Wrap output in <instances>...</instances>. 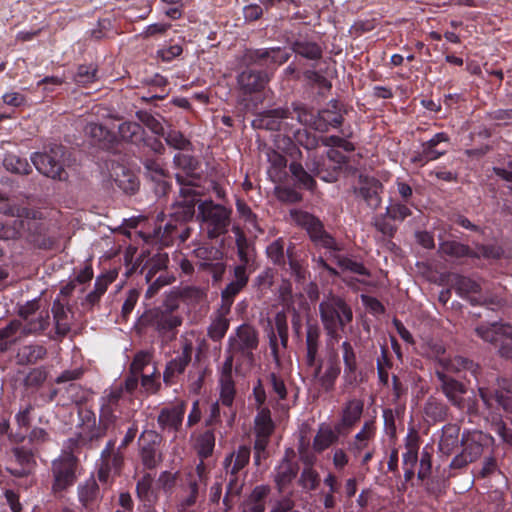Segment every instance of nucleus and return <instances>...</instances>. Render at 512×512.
Instances as JSON below:
<instances>
[{
  "mask_svg": "<svg viewBox=\"0 0 512 512\" xmlns=\"http://www.w3.org/2000/svg\"><path fill=\"white\" fill-rule=\"evenodd\" d=\"M440 367L436 368L435 375L440 382V387L449 402L459 408L465 407L464 394L467 391L466 386L454 379L449 373L469 371L478 379L480 367L472 360L455 356L453 359H440ZM478 382V395L485 408L492 415L501 416V412L512 411V398L496 387L485 386L480 380Z\"/></svg>",
  "mask_w": 512,
  "mask_h": 512,
  "instance_id": "f257e3e1",
  "label": "nucleus"
},
{
  "mask_svg": "<svg viewBox=\"0 0 512 512\" xmlns=\"http://www.w3.org/2000/svg\"><path fill=\"white\" fill-rule=\"evenodd\" d=\"M200 178H186L182 174H176V181L181 186L180 195L183 202L175 207L170 219L157 229L156 234L163 246H170L178 241L179 245L184 243L191 235V227L188 222L195 214L197 197L200 195L193 187L197 186L196 181Z\"/></svg>",
  "mask_w": 512,
  "mask_h": 512,
  "instance_id": "f03ea898",
  "label": "nucleus"
},
{
  "mask_svg": "<svg viewBox=\"0 0 512 512\" xmlns=\"http://www.w3.org/2000/svg\"><path fill=\"white\" fill-rule=\"evenodd\" d=\"M38 211L24 209L20 219L14 221L12 231L0 223V239L17 238L27 232L30 241L39 249L50 250L56 244V238L49 235L47 225L37 217Z\"/></svg>",
  "mask_w": 512,
  "mask_h": 512,
  "instance_id": "7ed1b4c3",
  "label": "nucleus"
},
{
  "mask_svg": "<svg viewBox=\"0 0 512 512\" xmlns=\"http://www.w3.org/2000/svg\"><path fill=\"white\" fill-rule=\"evenodd\" d=\"M182 318L177 315L173 307L153 308L146 310L137 321L139 332L155 331L163 341H172L176 338L177 328L181 326Z\"/></svg>",
  "mask_w": 512,
  "mask_h": 512,
  "instance_id": "20e7f679",
  "label": "nucleus"
},
{
  "mask_svg": "<svg viewBox=\"0 0 512 512\" xmlns=\"http://www.w3.org/2000/svg\"><path fill=\"white\" fill-rule=\"evenodd\" d=\"M266 254L273 265L289 272L295 281L303 282L306 279L307 268L297 255L293 243L290 242L286 247L285 240L282 237L277 238L267 246Z\"/></svg>",
  "mask_w": 512,
  "mask_h": 512,
  "instance_id": "39448f33",
  "label": "nucleus"
},
{
  "mask_svg": "<svg viewBox=\"0 0 512 512\" xmlns=\"http://www.w3.org/2000/svg\"><path fill=\"white\" fill-rule=\"evenodd\" d=\"M290 217L296 226L306 231L315 248L330 251L340 250L335 237L326 231L324 223L319 217L301 209L290 210Z\"/></svg>",
  "mask_w": 512,
  "mask_h": 512,
  "instance_id": "423d86ee",
  "label": "nucleus"
},
{
  "mask_svg": "<svg viewBox=\"0 0 512 512\" xmlns=\"http://www.w3.org/2000/svg\"><path fill=\"white\" fill-rule=\"evenodd\" d=\"M332 109H322L317 114L313 109L301 102H293L291 107L297 120L319 132H327L330 128H338L342 125L343 115L337 110V101H331Z\"/></svg>",
  "mask_w": 512,
  "mask_h": 512,
  "instance_id": "0eeeda50",
  "label": "nucleus"
},
{
  "mask_svg": "<svg viewBox=\"0 0 512 512\" xmlns=\"http://www.w3.org/2000/svg\"><path fill=\"white\" fill-rule=\"evenodd\" d=\"M65 147L61 144H52L47 151L34 152L31 161L39 173L54 180L66 181L68 172L63 166Z\"/></svg>",
  "mask_w": 512,
  "mask_h": 512,
  "instance_id": "6e6552de",
  "label": "nucleus"
},
{
  "mask_svg": "<svg viewBox=\"0 0 512 512\" xmlns=\"http://www.w3.org/2000/svg\"><path fill=\"white\" fill-rule=\"evenodd\" d=\"M259 343L257 330L249 324H241L228 338L227 353L238 355L241 361L252 364L254 350Z\"/></svg>",
  "mask_w": 512,
  "mask_h": 512,
  "instance_id": "1a4fd4ad",
  "label": "nucleus"
},
{
  "mask_svg": "<svg viewBox=\"0 0 512 512\" xmlns=\"http://www.w3.org/2000/svg\"><path fill=\"white\" fill-rule=\"evenodd\" d=\"M322 325L346 327L353 320V311L344 298L330 293L319 304Z\"/></svg>",
  "mask_w": 512,
  "mask_h": 512,
  "instance_id": "9d476101",
  "label": "nucleus"
},
{
  "mask_svg": "<svg viewBox=\"0 0 512 512\" xmlns=\"http://www.w3.org/2000/svg\"><path fill=\"white\" fill-rule=\"evenodd\" d=\"M199 210L208 238H217L228 231L231 210L211 201L200 204Z\"/></svg>",
  "mask_w": 512,
  "mask_h": 512,
  "instance_id": "9b49d317",
  "label": "nucleus"
},
{
  "mask_svg": "<svg viewBox=\"0 0 512 512\" xmlns=\"http://www.w3.org/2000/svg\"><path fill=\"white\" fill-rule=\"evenodd\" d=\"M291 54L285 48H247L241 57V64L246 68L251 66L275 68L286 63Z\"/></svg>",
  "mask_w": 512,
  "mask_h": 512,
  "instance_id": "f8f14e48",
  "label": "nucleus"
},
{
  "mask_svg": "<svg viewBox=\"0 0 512 512\" xmlns=\"http://www.w3.org/2000/svg\"><path fill=\"white\" fill-rule=\"evenodd\" d=\"M312 379L319 392L330 394L335 390L337 380L341 374V364L336 353L330 354L326 360L319 358L316 365H312Z\"/></svg>",
  "mask_w": 512,
  "mask_h": 512,
  "instance_id": "ddd939ff",
  "label": "nucleus"
},
{
  "mask_svg": "<svg viewBox=\"0 0 512 512\" xmlns=\"http://www.w3.org/2000/svg\"><path fill=\"white\" fill-rule=\"evenodd\" d=\"M78 459L72 452H64L52 462L54 493L65 491L76 482Z\"/></svg>",
  "mask_w": 512,
  "mask_h": 512,
  "instance_id": "4468645a",
  "label": "nucleus"
},
{
  "mask_svg": "<svg viewBox=\"0 0 512 512\" xmlns=\"http://www.w3.org/2000/svg\"><path fill=\"white\" fill-rule=\"evenodd\" d=\"M198 270L210 273L215 282L220 281L226 270L223 261L224 253L218 247L211 244H203L193 250Z\"/></svg>",
  "mask_w": 512,
  "mask_h": 512,
  "instance_id": "2eb2a0df",
  "label": "nucleus"
},
{
  "mask_svg": "<svg viewBox=\"0 0 512 512\" xmlns=\"http://www.w3.org/2000/svg\"><path fill=\"white\" fill-rule=\"evenodd\" d=\"M253 396L257 409V415L254 419V441L270 442L271 436L275 431V423L269 407L265 406L266 394L260 384L257 387H253Z\"/></svg>",
  "mask_w": 512,
  "mask_h": 512,
  "instance_id": "dca6fc26",
  "label": "nucleus"
},
{
  "mask_svg": "<svg viewBox=\"0 0 512 512\" xmlns=\"http://www.w3.org/2000/svg\"><path fill=\"white\" fill-rule=\"evenodd\" d=\"M187 402L177 399L160 409L157 416L158 428L163 433H172L174 437L182 429Z\"/></svg>",
  "mask_w": 512,
  "mask_h": 512,
  "instance_id": "f3484780",
  "label": "nucleus"
},
{
  "mask_svg": "<svg viewBox=\"0 0 512 512\" xmlns=\"http://www.w3.org/2000/svg\"><path fill=\"white\" fill-rule=\"evenodd\" d=\"M465 454L471 458L469 460H478L484 453L493 452L495 439L489 433L481 430H465L460 440Z\"/></svg>",
  "mask_w": 512,
  "mask_h": 512,
  "instance_id": "a211bd4d",
  "label": "nucleus"
},
{
  "mask_svg": "<svg viewBox=\"0 0 512 512\" xmlns=\"http://www.w3.org/2000/svg\"><path fill=\"white\" fill-rule=\"evenodd\" d=\"M261 385L273 409H284L283 402L287 400L289 392L284 377L277 372L268 373L264 379H258L254 387Z\"/></svg>",
  "mask_w": 512,
  "mask_h": 512,
  "instance_id": "6ab92c4d",
  "label": "nucleus"
},
{
  "mask_svg": "<svg viewBox=\"0 0 512 512\" xmlns=\"http://www.w3.org/2000/svg\"><path fill=\"white\" fill-rule=\"evenodd\" d=\"M340 349L344 365L341 387L345 392L358 386L361 382L359 379L361 371L359 370L357 354L352 343L349 340H345L341 343Z\"/></svg>",
  "mask_w": 512,
  "mask_h": 512,
  "instance_id": "aec40b11",
  "label": "nucleus"
},
{
  "mask_svg": "<svg viewBox=\"0 0 512 512\" xmlns=\"http://www.w3.org/2000/svg\"><path fill=\"white\" fill-rule=\"evenodd\" d=\"M235 243L239 264L234 267H241L244 272L252 274L258 267L256 258L257 252L253 241L249 240L240 227H233Z\"/></svg>",
  "mask_w": 512,
  "mask_h": 512,
  "instance_id": "412c9836",
  "label": "nucleus"
},
{
  "mask_svg": "<svg viewBox=\"0 0 512 512\" xmlns=\"http://www.w3.org/2000/svg\"><path fill=\"white\" fill-rule=\"evenodd\" d=\"M449 284L461 298L468 300L472 306L484 304L481 296L482 288L476 280L458 273H452L449 275Z\"/></svg>",
  "mask_w": 512,
  "mask_h": 512,
  "instance_id": "4be33fe9",
  "label": "nucleus"
},
{
  "mask_svg": "<svg viewBox=\"0 0 512 512\" xmlns=\"http://www.w3.org/2000/svg\"><path fill=\"white\" fill-rule=\"evenodd\" d=\"M124 467L123 452L115 454L100 455L97 461V477L99 482L106 488L110 487L115 478L120 476Z\"/></svg>",
  "mask_w": 512,
  "mask_h": 512,
  "instance_id": "5701e85b",
  "label": "nucleus"
},
{
  "mask_svg": "<svg viewBox=\"0 0 512 512\" xmlns=\"http://www.w3.org/2000/svg\"><path fill=\"white\" fill-rule=\"evenodd\" d=\"M382 192L383 184L378 179L362 174L359 176V186L354 188L355 196L362 199L372 210L380 208Z\"/></svg>",
  "mask_w": 512,
  "mask_h": 512,
  "instance_id": "b1692460",
  "label": "nucleus"
},
{
  "mask_svg": "<svg viewBox=\"0 0 512 512\" xmlns=\"http://www.w3.org/2000/svg\"><path fill=\"white\" fill-rule=\"evenodd\" d=\"M322 330L316 320H308L305 325V356L304 361L307 367L316 365L320 357L319 352L322 346Z\"/></svg>",
  "mask_w": 512,
  "mask_h": 512,
  "instance_id": "393cba45",
  "label": "nucleus"
},
{
  "mask_svg": "<svg viewBox=\"0 0 512 512\" xmlns=\"http://www.w3.org/2000/svg\"><path fill=\"white\" fill-rule=\"evenodd\" d=\"M364 410V402L361 399L352 398L344 404L340 420L335 424V430L342 436L348 435L360 421Z\"/></svg>",
  "mask_w": 512,
  "mask_h": 512,
  "instance_id": "a878e982",
  "label": "nucleus"
},
{
  "mask_svg": "<svg viewBox=\"0 0 512 512\" xmlns=\"http://www.w3.org/2000/svg\"><path fill=\"white\" fill-rule=\"evenodd\" d=\"M40 308L39 301H28L25 305L19 308V316L27 321L23 327V334H36L46 330L50 324L48 312H41L35 319H30Z\"/></svg>",
  "mask_w": 512,
  "mask_h": 512,
  "instance_id": "bb28decb",
  "label": "nucleus"
},
{
  "mask_svg": "<svg viewBox=\"0 0 512 512\" xmlns=\"http://www.w3.org/2000/svg\"><path fill=\"white\" fill-rule=\"evenodd\" d=\"M249 276L241 267L233 268L234 279L221 292V311L224 313L230 312L236 296L247 286Z\"/></svg>",
  "mask_w": 512,
  "mask_h": 512,
  "instance_id": "cd10ccee",
  "label": "nucleus"
},
{
  "mask_svg": "<svg viewBox=\"0 0 512 512\" xmlns=\"http://www.w3.org/2000/svg\"><path fill=\"white\" fill-rule=\"evenodd\" d=\"M274 329L269 333V347L271 350V355L273 360L277 365L280 364V353H279V345L278 338L280 339V343L283 348H287L289 333H288V322L287 316L284 312H278L274 318Z\"/></svg>",
  "mask_w": 512,
  "mask_h": 512,
  "instance_id": "c85d7f7f",
  "label": "nucleus"
},
{
  "mask_svg": "<svg viewBox=\"0 0 512 512\" xmlns=\"http://www.w3.org/2000/svg\"><path fill=\"white\" fill-rule=\"evenodd\" d=\"M193 346L191 343H186L181 353L167 362L165 370L163 372V381L167 386H171L176 383V378L184 373L186 367L189 365L192 359Z\"/></svg>",
  "mask_w": 512,
  "mask_h": 512,
  "instance_id": "c756f323",
  "label": "nucleus"
},
{
  "mask_svg": "<svg viewBox=\"0 0 512 512\" xmlns=\"http://www.w3.org/2000/svg\"><path fill=\"white\" fill-rule=\"evenodd\" d=\"M292 117V112L287 107H278L259 113L253 120L255 128L269 131H279L282 129L283 120Z\"/></svg>",
  "mask_w": 512,
  "mask_h": 512,
  "instance_id": "7c9ffc66",
  "label": "nucleus"
},
{
  "mask_svg": "<svg viewBox=\"0 0 512 512\" xmlns=\"http://www.w3.org/2000/svg\"><path fill=\"white\" fill-rule=\"evenodd\" d=\"M299 473V464L286 453L280 463L275 467L273 479L279 493L293 482Z\"/></svg>",
  "mask_w": 512,
  "mask_h": 512,
  "instance_id": "2f4dec72",
  "label": "nucleus"
},
{
  "mask_svg": "<svg viewBox=\"0 0 512 512\" xmlns=\"http://www.w3.org/2000/svg\"><path fill=\"white\" fill-rule=\"evenodd\" d=\"M268 81V73L264 70L246 68L238 75V84L244 94L262 91Z\"/></svg>",
  "mask_w": 512,
  "mask_h": 512,
  "instance_id": "473e14b6",
  "label": "nucleus"
},
{
  "mask_svg": "<svg viewBox=\"0 0 512 512\" xmlns=\"http://www.w3.org/2000/svg\"><path fill=\"white\" fill-rule=\"evenodd\" d=\"M106 435L101 423L98 425H79V431L75 438L69 439V448L77 450L81 447H92L94 442H98Z\"/></svg>",
  "mask_w": 512,
  "mask_h": 512,
  "instance_id": "72a5a7b5",
  "label": "nucleus"
},
{
  "mask_svg": "<svg viewBox=\"0 0 512 512\" xmlns=\"http://www.w3.org/2000/svg\"><path fill=\"white\" fill-rule=\"evenodd\" d=\"M475 332L485 342L497 346L505 336L512 338V325L498 322L481 324L475 328Z\"/></svg>",
  "mask_w": 512,
  "mask_h": 512,
  "instance_id": "f704fd0d",
  "label": "nucleus"
},
{
  "mask_svg": "<svg viewBox=\"0 0 512 512\" xmlns=\"http://www.w3.org/2000/svg\"><path fill=\"white\" fill-rule=\"evenodd\" d=\"M290 47L294 53L311 61H318L323 56L320 44L301 35L290 41Z\"/></svg>",
  "mask_w": 512,
  "mask_h": 512,
  "instance_id": "c9c22d12",
  "label": "nucleus"
},
{
  "mask_svg": "<svg viewBox=\"0 0 512 512\" xmlns=\"http://www.w3.org/2000/svg\"><path fill=\"white\" fill-rule=\"evenodd\" d=\"M376 426L373 420L365 421L361 430L354 436V440L349 442L348 449L358 457L365 450L369 442L375 437Z\"/></svg>",
  "mask_w": 512,
  "mask_h": 512,
  "instance_id": "e433bc0d",
  "label": "nucleus"
},
{
  "mask_svg": "<svg viewBox=\"0 0 512 512\" xmlns=\"http://www.w3.org/2000/svg\"><path fill=\"white\" fill-rule=\"evenodd\" d=\"M250 456L251 448L248 445H240L237 450L227 455L224 460L227 474H238L248 465Z\"/></svg>",
  "mask_w": 512,
  "mask_h": 512,
  "instance_id": "4c0bfd02",
  "label": "nucleus"
},
{
  "mask_svg": "<svg viewBox=\"0 0 512 512\" xmlns=\"http://www.w3.org/2000/svg\"><path fill=\"white\" fill-rule=\"evenodd\" d=\"M51 311L56 333L60 336H66L71 329L68 302L64 303L59 298L55 299Z\"/></svg>",
  "mask_w": 512,
  "mask_h": 512,
  "instance_id": "58836bf2",
  "label": "nucleus"
},
{
  "mask_svg": "<svg viewBox=\"0 0 512 512\" xmlns=\"http://www.w3.org/2000/svg\"><path fill=\"white\" fill-rule=\"evenodd\" d=\"M271 493L269 485H257L251 491L242 512H265L266 500Z\"/></svg>",
  "mask_w": 512,
  "mask_h": 512,
  "instance_id": "ea45409f",
  "label": "nucleus"
},
{
  "mask_svg": "<svg viewBox=\"0 0 512 512\" xmlns=\"http://www.w3.org/2000/svg\"><path fill=\"white\" fill-rule=\"evenodd\" d=\"M46 356V347L38 343H33L20 347L16 359L19 365H32L43 360Z\"/></svg>",
  "mask_w": 512,
  "mask_h": 512,
  "instance_id": "a19ab883",
  "label": "nucleus"
},
{
  "mask_svg": "<svg viewBox=\"0 0 512 512\" xmlns=\"http://www.w3.org/2000/svg\"><path fill=\"white\" fill-rule=\"evenodd\" d=\"M460 427L457 424H446L442 428V435L439 440V451L449 456L459 444Z\"/></svg>",
  "mask_w": 512,
  "mask_h": 512,
  "instance_id": "79ce46f5",
  "label": "nucleus"
},
{
  "mask_svg": "<svg viewBox=\"0 0 512 512\" xmlns=\"http://www.w3.org/2000/svg\"><path fill=\"white\" fill-rule=\"evenodd\" d=\"M168 262L169 258L166 253H157L145 262L140 273L144 275L146 282L149 283L157 274L165 275Z\"/></svg>",
  "mask_w": 512,
  "mask_h": 512,
  "instance_id": "37998d69",
  "label": "nucleus"
},
{
  "mask_svg": "<svg viewBox=\"0 0 512 512\" xmlns=\"http://www.w3.org/2000/svg\"><path fill=\"white\" fill-rule=\"evenodd\" d=\"M289 171L296 188L311 192L316 189L315 175L307 172L300 162L292 161L289 165Z\"/></svg>",
  "mask_w": 512,
  "mask_h": 512,
  "instance_id": "c03bdc74",
  "label": "nucleus"
},
{
  "mask_svg": "<svg viewBox=\"0 0 512 512\" xmlns=\"http://www.w3.org/2000/svg\"><path fill=\"white\" fill-rule=\"evenodd\" d=\"M333 164V162L329 163L326 157H321L320 159L314 161L312 167L308 168L319 179L328 183H332L338 180L342 171L340 168H337V166Z\"/></svg>",
  "mask_w": 512,
  "mask_h": 512,
  "instance_id": "a18cd8bd",
  "label": "nucleus"
},
{
  "mask_svg": "<svg viewBox=\"0 0 512 512\" xmlns=\"http://www.w3.org/2000/svg\"><path fill=\"white\" fill-rule=\"evenodd\" d=\"M149 86L147 95L141 97V99L147 103L163 100L169 95V89L167 86L169 84L166 77L155 74L151 79L147 81Z\"/></svg>",
  "mask_w": 512,
  "mask_h": 512,
  "instance_id": "49530a36",
  "label": "nucleus"
},
{
  "mask_svg": "<svg viewBox=\"0 0 512 512\" xmlns=\"http://www.w3.org/2000/svg\"><path fill=\"white\" fill-rule=\"evenodd\" d=\"M228 482L226 485V492L223 498V504L226 507V511L233 508L237 499L240 497L245 477H240L238 474H228Z\"/></svg>",
  "mask_w": 512,
  "mask_h": 512,
  "instance_id": "de8ad7c7",
  "label": "nucleus"
},
{
  "mask_svg": "<svg viewBox=\"0 0 512 512\" xmlns=\"http://www.w3.org/2000/svg\"><path fill=\"white\" fill-rule=\"evenodd\" d=\"M85 133L101 148H109L114 142V134L104 125L99 123H88Z\"/></svg>",
  "mask_w": 512,
  "mask_h": 512,
  "instance_id": "09e8293b",
  "label": "nucleus"
},
{
  "mask_svg": "<svg viewBox=\"0 0 512 512\" xmlns=\"http://www.w3.org/2000/svg\"><path fill=\"white\" fill-rule=\"evenodd\" d=\"M423 411L428 421L436 423L446 420L449 408L443 401L430 397L426 401Z\"/></svg>",
  "mask_w": 512,
  "mask_h": 512,
  "instance_id": "8fccbe9b",
  "label": "nucleus"
},
{
  "mask_svg": "<svg viewBox=\"0 0 512 512\" xmlns=\"http://www.w3.org/2000/svg\"><path fill=\"white\" fill-rule=\"evenodd\" d=\"M215 448V433L213 429H207L200 433L195 441V450L201 460L212 456Z\"/></svg>",
  "mask_w": 512,
  "mask_h": 512,
  "instance_id": "3c124183",
  "label": "nucleus"
},
{
  "mask_svg": "<svg viewBox=\"0 0 512 512\" xmlns=\"http://www.w3.org/2000/svg\"><path fill=\"white\" fill-rule=\"evenodd\" d=\"M118 133L124 141L138 145L144 139L145 130L137 122L126 121L119 125Z\"/></svg>",
  "mask_w": 512,
  "mask_h": 512,
  "instance_id": "603ef678",
  "label": "nucleus"
},
{
  "mask_svg": "<svg viewBox=\"0 0 512 512\" xmlns=\"http://www.w3.org/2000/svg\"><path fill=\"white\" fill-rule=\"evenodd\" d=\"M123 397L122 386L105 391L100 398V411L122 412L121 400Z\"/></svg>",
  "mask_w": 512,
  "mask_h": 512,
  "instance_id": "864d4df0",
  "label": "nucleus"
},
{
  "mask_svg": "<svg viewBox=\"0 0 512 512\" xmlns=\"http://www.w3.org/2000/svg\"><path fill=\"white\" fill-rule=\"evenodd\" d=\"M173 163L176 168L184 173L186 178H200L196 173L199 168V161L192 155L177 153L173 158Z\"/></svg>",
  "mask_w": 512,
  "mask_h": 512,
  "instance_id": "5fc2aeb1",
  "label": "nucleus"
},
{
  "mask_svg": "<svg viewBox=\"0 0 512 512\" xmlns=\"http://www.w3.org/2000/svg\"><path fill=\"white\" fill-rule=\"evenodd\" d=\"M450 137L446 132L436 133L431 139L423 142L421 147L426 150V154H430L435 160L444 156L447 153V149L440 148L442 143H449Z\"/></svg>",
  "mask_w": 512,
  "mask_h": 512,
  "instance_id": "6e6d98bb",
  "label": "nucleus"
},
{
  "mask_svg": "<svg viewBox=\"0 0 512 512\" xmlns=\"http://www.w3.org/2000/svg\"><path fill=\"white\" fill-rule=\"evenodd\" d=\"M340 434L330 427L320 428L313 439V449L317 453H322L329 448L332 444L338 441Z\"/></svg>",
  "mask_w": 512,
  "mask_h": 512,
  "instance_id": "4d7b16f0",
  "label": "nucleus"
},
{
  "mask_svg": "<svg viewBox=\"0 0 512 512\" xmlns=\"http://www.w3.org/2000/svg\"><path fill=\"white\" fill-rule=\"evenodd\" d=\"M226 314L220 310L207 329L208 337L214 342L221 341L229 329L230 321L226 318Z\"/></svg>",
  "mask_w": 512,
  "mask_h": 512,
  "instance_id": "13d9d810",
  "label": "nucleus"
},
{
  "mask_svg": "<svg viewBox=\"0 0 512 512\" xmlns=\"http://www.w3.org/2000/svg\"><path fill=\"white\" fill-rule=\"evenodd\" d=\"M78 496L80 502L86 507L99 499V485L93 477L89 478L84 484L78 487Z\"/></svg>",
  "mask_w": 512,
  "mask_h": 512,
  "instance_id": "bf43d9fd",
  "label": "nucleus"
},
{
  "mask_svg": "<svg viewBox=\"0 0 512 512\" xmlns=\"http://www.w3.org/2000/svg\"><path fill=\"white\" fill-rule=\"evenodd\" d=\"M312 69H307L303 72V77L308 81L312 87L319 89V95L324 96L332 88V83L320 71L315 69V65H312Z\"/></svg>",
  "mask_w": 512,
  "mask_h": 512,
  "instance_id": "052dcab7",
  "label": "nucleus"
},
{
  "mask_svg": "<svg viewBox=\"0 0 512 512\" xmlns=\"http://www.w3.org/2000/svg\"><path fill=\"white\" fill-rule=\"evenodd\" d=\"M3 166L11 173L28 175L31 173L32 168L26 158H22L15 154H7L3 159Z\"/></svg>",
  "mask_w": 512,
  "mask_h": 512,
  "instance_id": "680f3d73",
  "label": "nucleus"
},
{
  "mask_svg": "<svg viewBox=\"0 0 512 512\" xmlns=\"http://www.w3.org/2000/svg\"><path fill=\"white\" fill-rule=\"evenodd\" d=\"M405 452L402 455V464L406 467L415 468L418 462L419 437L409 434L405 441Z\"/></svg>",
  "mask_w": 512,
  "mask_h": 512,
  "instance_id": "e2e57ef3",
  "label": "nucleus"
},
{
  "mask_svg": "<svg viewBox=\"0 0 512 512\" xmlns=\"http://www.w3.org/2000/svg\"><path fill=\"white\" fill-rule=\"evenodd\" d=\"M116 186L124 193L132 195L139 189L138 177L129 170H122L120 175L114 179Z\"/></svg>",
  "mask_w": 512,
  "mask_h": 512,
  "instance_id": "0e129e2a",
  "label": "nucleus"
},
{
  "mask_svg": "<svg viewBox=\"0 0 512 512\" xmlns=\"http://www.w3.org/2000/svg\"><path fill=\"white\" fill-rule=\"evenodd\" d=\"M48 370L44 366L31 369L23 380V385L27 390L39 389L47 380Z\"/></svg>",
  "mask_w": 512,
  "mask_h": 512,
  "instance_id": "69168bd1",
  "label": "nucleus"
},
{
  "mask_svg": "<svg viewBox=\"0 0 512 512\" xmlns=\"http://www.w3.org/2000/svg\"><path fill=\"white\" fill-rule=\"evenodd\" d=\"M411 204L396 201L386 207L385 214L392 221L403 222L412 215Z\"/></svg>",
  "mask_w": 512,
  "mask_h": 512,
  "instance_id": "338daca9",
  "label": "nucleus"
},
{
  "mask_svg": "<svg viewBox=\"0 0 512 512\" xmlns=\"http://www.w3.org/2000/svg\"><path fill=\"white\" fill-rule=\"evenodd\" d=\"M98 69L93 64H82L77 68L74 81L77 85L86 86L98 80Z\"/></svg>",
  "mask_w": 512,
  "mask_h": 512,
  "instance_id": "774afa93",
  "label": "nucleus"
}]
</instances>
